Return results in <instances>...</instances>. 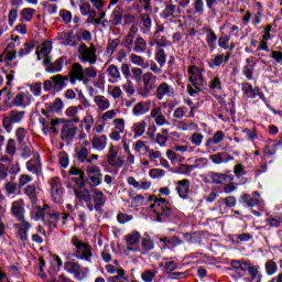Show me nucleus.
I'll list each match as a JSON object with an SVG mask.
<instances>
[{
    "instance_id": "f03ea898",
    "label": "nucleus",
    "mask_w": 282,
    "mask_h": 282,
    "mask_svg": "<svg viewBox=\"0 0 282 282\" xmlns=\"http://www.w3.org/2000/svg\"><path fill=\"white\" fill-rule=\"evenodd\" d=\"M151 202H154L150 208H154L156 215V221H169L175 214V207L166 198H159L156 196L150 197Z\"/></svg>"
},
{
    "instance_id": "e433bc0d",
    "label": "nucleus",
    "mask_w": 282,
    "mask_h": 282,
    "mask_svg": "<svg viewBox=\"0 0 282 282\" xmlns=\"http://www.w3.org/2000/svg\"><path fill=\"white\" fill-rule=\"evenodd\" d=\"M15 228H18V237H20L22 241H28V230L32 228V225L23 220L21 224L15 225Z\"/></svg>"
},
{
    "instance_id": "6ab92c4d",
    "label": "nucleus",
    "mask_w": 282,
    "mask_h": 282,
    "mask_svg": "<svg viewBox=\"0 0 282 282\" xmlns=\"http://www.w3.org/2000/svg\"><path fill=\"white\" fill-rule=\"evenodd\" d=\"M59 41H62V45H66L68 47H76L79 43L77 33L74 34V31L61 33Z\"/></svg>"
},
{
    "instance_id": "423d86ee",
    "label": "nucleus",
    "mask_w": 282,
    "mask_h": 282,
    "mask_svg": "<svg viewBox=\"0 0 282 282\" xmlns=\"http://www.w3.org/2000/svg\"><path fill=\"white\" fill-rule=\"evenodd\" d=\"M72 243L76 248V259L85 260L91 263V258L94 257V253L91 252V247L80 241L77 236L72 238Z\"/></svg>"
},
{
    "instance_id": "58836bf2",
    "label": "nucleus",
    "mask_w": 282,
    "mask_h": 282,
    "mask_svg": "<svg viewBox=\"0 0 282 282\" xmlns=\"http://www.w3.org/2000/svg\"><path fill=\"white\" fill-rule=\"evenodd\" d=\"M224 138H226V134H224V131L221 130L216 131L212 138L207 139L205 143L206 149H210L213 144H220V142H224Z\"/></svg>"
},
{
    "instance_id": "4be33fe9",
    "label": "nucleus",
    "mask_w": 282,
    "mask_h": 282,
    "mask_svg": "<svg viewBox=\"0 0 282 282\" xmlns=\"http://www.w3.org/2000/svg\"><path fill=\"white\" fill-rule=\"evenodd\" d=\"M64 268L66 272H69V274H74L75 279H83L85 276V273L83 272V267H80L78 262H65Z\"/></svg>"
},
{
    "instance_id": "49530a36",
    "label": "nucleus",
    "mask_w": 282,
    "mask_h": 282,
    "mask_svg": "<svg viewBox=\"0 0 282 282\" xmlns=\"http://www.w3.org/2000/svg\"><path fill=\"white\" fill-rule=\"evenodd\" d=\"M75 158L82 164H85V162L87 163V161L89 159V150H87V148H85V147L77 148L75 150Z\"/></svg>"
},
{
    "instance_id": "c9c22d12",
    "label": "nucleus",
    "mask_w": 282,
    "mask_h": 282,
    "mask_svg": "<svg viewBox=\"0 0 282 282\" xmlns=\"http://www.w3.org/2000/svg\"><path fill=\"white\" fill-rule=\"evenodd\" d=\"M228 180V175L224 173L209 172L206 181L212 182V184H224Z\"/></svg>"
},
{
    "instance_id": "4c0bfd02",
    "label": "nucleus",
    "mask_w": 282,
    "mask_h": 282,
    "mask_svg": "<svg viewBox=\"0 0 282 282\" xmlns=\"http://www.w3.org/2000/svg\"><path fill=\"white\" fill-rule=\"evenodd\" d=\"M24 195H28L29 199H31L32 204H35L39 199V187L34 184H29L23 189Z\"/></svg>"
},
{
    "instance_id": "09e8293b",
    "label": "nucleus",
    "mask_w": 282,
    "mask_h": 282,
    "mask_svg": "<svg viewBox=\"0 0 282 282\" xmlns=\"http://www.w3.org/2000/svg\"><path fill=\"white\" fill-rule=\"evenodd\" d=\"M106 74H108L109 78H113V80H120L122 78L120 68L116 64L109 65L106 69Z\"/></svg>"
},
{
    "instance_id": "bb28decb",
    "label": "nucleus",
    "mask_w": 282,
    "mask_h": 282,
    "mask_svg": "<svg viewBox=\"0 0 282 282\" xmlns=\"http://www.w3.org/2000/svg\"><path fill=\"white\" fill-rule=\"evenodd\" d=\"M127 182L129 186H132L135 191H149V188H151V181L148 180H141L138 182L135 177L129 176Z\"/></svg>"
},
{
    "instance_id": "774afa93",
    "label": "nucleus",
    "mask_w": 282,
    "mask_h": 282,
    "mask_svg": "<svg viewBox=\"0 0 282 282\" xmlns=\"http://www.w3.org/2000/svg\"><path fill=\"white\" fill-rule=\"evenodd\" d=\"M32 176L29 174H21L18 178V188H23V186H28L30 182H32Z\"/></svg>"
},
{
    "instance_id": "aec40b11",
    "label": "nucleus",
    "mask_w": 282,
    "mask_h": 282,
    "mask_svg": "<svg viewBox=\"0 0 282 282\" xmlns=\"http://www.w3.org/2000/svg\"><path fill=\"white\" fill-rule=\"evenodd\" d=\"M26 170L34 175H39L43 171V165L41 163V156L34 154V158L26 162Z\"/></svg>"
},
{
    "instance_id": "c85d7f7f",
    "label": "nucleus",
    "mask_w": 282,
    "mask_h": 282,
    "mask_svg": "<svg viewBox=\"0 0 282 282\" xmlns=\"http://www.w3.org/2000/svg\"><path fill=\"white\" fill-rule=\"evenodd\" d=\"M150 118H153L158 127H164V124H169L166 117L162 112V108H153L150 112Z\"/></svg>"
},
{
    "instance_id": "9b49d317",
    "label": "nucleus",
    "mask_w": 282,
    "mask_h": 282,
    "mask_svg": "<svg viewBox=\"0 0 282 282\" xmlns=\"http://www.w3.org/2000/svg\"><path fill=\"white\" fill-rule=\"evenodd\" d=\"M107 162L109 166H112L113 169H122V166H124V159L118 156V149L113 145H110L109 148Z\"/></svg>"
},
{
    "instance_id": "ddd939ff",
    "label": "nucleus",
    "mask_w": 282,
    "mask_h": 282,
    "mask_svg": "<svg viewBox=\"0 0 282 282\" xmlns=\"http://www.w3.org/2000/svg\"><path fill=\"white\" fill-rule=\"evenodd\" d=\"M237 206V198L235 196H227L225 198H220L216 203V208L220 213V215H226L228 213V208H234Z\"/></svg>"
},
{
    "instance_id": "a18cd8bd",
    "label": "nucleus",
    "mask_w": 282,
    "mask_h": 282,
    "mask_svg": "<svg viewBox=\"0 0 282 282\" xmlns=\"http://www.w3.org/2000/svg\"><path fill=\"white\" fill-rule=\"evenodd\" d=\"M14 135H15V140H17L18 144H24L25 140H28V138L30 137L28 129H25L23 127L17 128Z\"/></svg>"
},
{
    "instance_id": "cd10ccee",
    "label": "nucleus",
    "mask_w": 282,
    "mask_h": 282,
    "mask_svg": "<svg viewBox=\"0 0 282 282\" xmlns=\"http://www.w3.org/2000/svg\"><path fill=\"white\" fill-rule=\"evenodd\" d=\"M176 191L182 199H188V193H191V181L188 178L178 181Z\"/></svg>"
},
{
    "instance_id": "20e7f679",
    "label": "nucleus",
    "mask_w": 282,
    "mask_h": 282,
    "mask_svg": "<svg viewBox=\"0 0 282 282\" xmlns=\"http://www.w3.org/2000/svg\"><path fill=\"white\" fill-rule=\"evenodd\" d=\"M96 45L90 44L87 46L85 43H80L77 48L78 59L80 63H89L90 65H96L98 61V55H96Z\"/></svg>"
},
{
    "instance_id": "de8ad7c7",
    "label": "nucleus",
    "mask_w": 282,
    "mask_h": 282,
    "mask_svg": "<svg viewBox=\"0 0 282 282\" xmlns=\"http://www.w3.org/2000/svg\"><path fill=\"white\" fill-rule=\"evenodd\" d=\"M144 131H147V121H139L133 123L132 132L134 138H142V135H144Z\"/></svg>"
},
{
    "instance_id": "412c9836",
    "label": "nucleus",
    "mask_w": 282,
    "mask_h": 282,
    "mask_svg": "<svg viewBox=\"0 0 282 282\" xmlns=\"http://www.w3.org/2000/svg\"><path fill=\"white\" fill-rule=\"evenodd\" d=\"M75 197L78 202H85V204H89L91 202V197L94 195V189L89 191L84 187H75L74 188Z\"/></svg>"
},
{
    "instance_id": "a211bd4d",
    "label": "nucleus",
    "mask_w": 282,
    "mask_h": 282,
    "mask_svg": "<svg viewBox=\"0 0 282 282\" xmlns=\"http://www.w3.org/2000/svg\"><path fill=\"white\" fill-rule=\"evenodd\" d=\"M241 89H242V97L248 100V98H257L259 96L260 98H263V93H261V88L256 87L252 88V84L250 83H242L241 84Z\"/></svg>"
},
{
    "instance_id": "473e14b6",
    "label": "nucleus",
    "mask_w": 282,
    "mask_h": 282,
    "mask_svg": "<svg viewBox=\"0 0 282 282\" xmlns=\"http://www.w3.org/2000/svg\"><path fill=\"white\" fill-rule=\"evenodd\" d=\"M209 160H212L213 164H224V163L227 164V162H232L235 158L229 155L226 152H219V153L209 155Z\"/></svg>"
},
{
    "instance_id": "2f4dec72",
    "label": "nucleus",
    "mask_w": 282,
    "mask_h": 282,
    "mask_svg": "<svg viewBox=\"0 0 282 282\" xmlns=\"http://www.w3.org/2000/svg\"><path fill=\"white\" fill-rule=\"evenodd\" d=\"M203 32L206 34V43L210 52H214L215 47H217V34L210 28H203Z\"/></svg>"
},
{
    "instance_id": "7c9ffc66",
    "label": "nucleus",
    "mask_w": 282,
    "mask_h": 282,
    "mask_svg": "<svg viewBox=\"0 0 282 282\" xmlns=\"http://www.w3.org/2000/svg\"><path fill=\"white\" fill-rule=\"evenodd\" d=\"M124 14V9L117 6L110 14L109 23L113 26L120 25L122 23V17Z\"/></svg>"
},
{
    "instance_id": "f257e3e1",
    "label": "nucleus",
    "mask_w": 282,
    "mask_h": 282,
    "mask_svg": "<svg viewBox=\"0 0 282 282\" xmlns=\"http://www.w3.org/2000/svg\"><path fill=\"white\" fill-rule=\"evenodd\" d=\"M33 219L35 221H43L45 226H48V230H54L58 226V219H63V224L69 218V214L58 213L50 205L45 204L43 207H37L32 212Z\"/></svg>"
},
{
    "instance_id": "a19ab883",
    "label": "nucleus",
    "mask_w": 282,
    "mask_h": 282,
    "mask_svg": "<svg viewBox=\"0 0 282 282\" xmlns=\"http://www.w3.org/2000/svg\"><path fill=\"white\" fill-rule=\"evenodd\" d=\"M64 65H65V57L62 56L57 58L55 62H53L51 65H48L47 72L50 74H58V72H63Z\"/></svg>"
},
{
    "instance_id": "864d4df0",
    "label": "nucleus",
    "mask_w": 282,
    "mask_h": 282,
    "mask_svg": "<svg viewBox=\"0 0 282 282\" xmlns=\"http://www.w3.org/2000/svg\"><path fill=\"white\" fill-rule=\"evenodd\" d=\"M268 276H274V273L279 271V264L274 260H268L264 264Z\"/></svg>"
},
{
    "instance_id": "f8f14e48",
    "label": "nucleus",
    "mask_w": 282,
    "mask_h": 282,
    "mask_svg": "<svg viewBox=\"0 0 282 282\" xmlns=\"http://www.w3.org/2000/svg\"><path fill=\"white\" fill-rule=\"evenodd\" d=\"M51 195L55 204H59L63 199V184L61 183V178L53 177L51 180Z\"/></svg>"
},
{
    "instance_id": "4d7b16f0",
    "label": "nucleus",
    "mask_w": 282,
    "mask_h": 282,
    "mask_svg": "<svg viewBox=\"0 0 282 282\" xmlns=\"http://www.w3.org/2000/svg\"><path fill=\"white\" fill-rule=\"evenodd\" d=\"M13 124H19V122H23V118H25V111L11 110L9 113Z\"/></svg>"
},
{
    "instance_id": "dca6fc26",
    "label": "nucleus",
    "mask_w": 282,
    "mask_h": 282,
    "mask_svg": "<svg viewBox=\"0 0 282 282\" xmlns=\"http://www.w3.org/2000/svg\"><path fill=\"white\" fill-rule=\"evenodd\" d=\"M76 133H78V128L72 123H66L62 128L61 138L64 142H74Z\"/></svg>"
},
{
    "instance_id": "0e129e2a",
    "label": "nucleus",
    "mask_w": 282,
    "mask_h": 282,
    "mask_svg": "<svg viewBox=\"0 0 282 282\" xmlns=\"http://www.w3.org/2000/svg\"><path fill=\"white\" fill-rule=\"evenodd\" d=\"M267 224L271 228H279L282 224V214H278L275 217L267 218Z\"/></svg>"
},
{
    "instance_id": "5701e85b",
    "label": "nucleus",
    "mask_w": 282,
    "mask_h": 282,
    "mask_svg": "<svg viewBox=\"0 0 282 282\" xmlns=\"http://www.w3.org/2000/svg\"><path fill=\"white\" fill-rule=\"evenodd\" d=\"M68 175H73L76 177L75 186H77V188H85V171L76 166H72L68 171Z\"/></svg>"
},
{
    "instance_id": "680f3d73",
    "label": "nucleus",
    "mask_w": 282,
    "mask_h": 282,
    "mask_svg": "<svg viewBox=\"0 0 282 282\" xmlns=\"http://www.w3.org/2000/svg\"><path fill=\"white\" fill-rule=\"evenodd\" d=\"M77 41L80 43V41H86L89 43L91 41V32L85 29H79L77 31Z\"/></svg>"
},
{
    "instance_id": "c756f323",
    "label": "nucleus",
    "mask_w": 282,
    "mask_h": 282,
    "mask_svg": "<svg viewBox=\"0 0 282 282\" xmlns=\"http://www.w3.org/2000/svg\"><path fill=\"white\" fill-rule=\"evenodd\" d=\"M85 70H83V65L80 63H75L70 69V83L75 80H85Z\"/></svg>"
},
{
    "instance_id": "5fc2aeb1",
    "label": "nucleus",
    "mask_w": 282,
    "mask_h": 282,
    "mask_svg": "<svg viewBox=\"0 0 282 282\" xmlns=\"http://www.w3.org/2000/svg\"><path fill=\"white\" fill-rule=\"evenodd\" d=\"M154 59L161 67H164V65H166V52L164 51V48H156Z\"/></svg>"
},
{
    "instance_id": "052dcab7",
    "label": "nucleus",
    "mask_w": 282,
    "mask_h": 282,
    "mask_svg": "<svg viewBox=\"0 0 282 282\" xmlns=\"http://www.w3.org/2000/svg\"><path fill=\"white\" fill-rule=\"evenodd\" d=\"M108 95L118 100L122 98V88L120 86H108Z\"/></svg>"
},
{
    "instance_id": "6e6552de",
    "label": "nucleus",
    "mask_w": 282,
    "mask_h": 282,
    "mask_svg": "<svg viewBox=\"0 0 282 282\" xmlns=\"http://www.w3.org/2000/svg\"><path fill=\"white\" fill-rule=\"evenodd\" d=\"M65 80H68L67 76L55 75L50 79L44 82L43 89L44 91H62L65 87Z\"/></svg>"
},
{
    "instance_id": "79ce46f5",
    "label": "nucleus",
    "mask_w": 282,
    "mask_h": 282,
    "mask_svg": "<svg viewBox=\"0 0 282 282\" xmlns=\"http://www.w3.org/2000/svg\"><path fill=\"white\" fill-rule=\"evenodd\" d=\"M94 102L97 105L98 109L100 111H106V109H109L111 107V101L107 99V97L102 95H97L94 97Z\"/></svg>"
},
{
    "instance_id": "4468645a",
    "label": "nucleus",
    "mask_w": 282,
    "mask_h": 282,
    "mask_svg": "<svg viewBox=\"0 0 282 282\" xmlns=\"http://www.w3.org/2000/svg\"><path fill=\"white\" fill-rule=\"evenodd\" d=\"M140 232L134 231L126 236V247L129 252H138L140 250Z\"/></svg>"
},
{
    "instance_id": "69168bd1",
    "label": "nucleus",
    "mask_w": 282,
    "mask_h": 282,
    "mask_svg": "<svg viewBox=\"0 0 282 282\" xmlns=\"http://www.w3.org/2000/svg\"><path fill=\"white\" fill-rule=\"evenodd\" d=\"M209 89L213 91H221V77H219V75L210 79Z\"/></svg>"
},
{
    "instance_id": "9d476101",
    "label": "nucleus",
    "mask_w": 282,
    "mask_h": 282,
    "mask_svg": "<svg viewBox=\"0 0 282 282\" xmlns=\"http://www.w3.org/2000/svg\"><path fill=\"white\" fill-rule=\"evenodd\" d=\"M19 45H21L20 42H10L0 55V63H6L7 67H12V61L17 58V48Z\"/></svg>"
},
{
    "instance_id": "ea45409f",
    "label": "nucleus",
    "mask_w": 282,
    "mask_h": 282,
    "mask_svg": "<svg viewBox=\"0 0 282 282\" xmlns=\"http://www.w3.org/2000/svg\"><path fill=\"white\" fill-rule=\"evenodd\" d=\"M36 54L39 61H41L43 57L50 56V54H52V43L44 42L41 46L37 47Z\"/></svg>"
},
{
    "instance_id": "37998d69",
    "label": "nucleus",
    "mask_w": 282,
    "mask_h": 282,
    "mask_svg": "<svg viewBox=\"0 0 282 282\" xmlns=\"http://www.w3.org/2000/svg\"><path fill=\"white\" fill-rule=\"evenodd\" d=\"M132 47L135 54H144V52H147V40H144L142 36H137Z\"/></svg>"
},
{
    "instance_id": "c03bdc74",
    "label": "nucleus",
    "mask_w": 282,
    "mask_h": 282,
    "mask_svg": "<svg viewBox=\"0 0 282 282\" xmlns=\"http://www.w3.org/2000/svg\"><path fill=\"white\" fill-rule=\"evenodd\" d=\"M129 61L132 63V65H137V67H142V69H147L149 67V63L144 62V57L131 53L129 55Z\"/></svg>"
},
{
    "instance_id": "72a5a7b5",
    "label": "nucleus",
    "mask_w": 282,
    "mask_h": 282,
    "mask_svg": "<svg viewBox=\"0 0 282 282\" xmlns=\"http://www.w3.org/2000/svg\"><path fill=\"white\" fill-rule=\"evenodd\" d=\"M30 93H20L12 101L13 107H28L30 106Z\"/></svg>"
},
{
    "instance_id": "e2e57ef3",
    "label": "nucleus",
    "mask_w": 282,
    "mask_h": 282,
    "mask_svg": "<svg viewBox=\"0 0 282 282\" xmlns=\"http://www.w3.org/2000/svg\"><path fill=\"white\" fill-rule=\"evenodd\" d=\"M193 9L195 14H199V17H203L204 10L206 9L204 0H194Z\"/></svg>"
},
{
    "instance_id": "338daca9",
    "label": "nucleus",
    "mask_w": 282,
    "mask_h": 282,
    "mask_svg": "<svg viewBox=\"0 0 282 282\" xmlns=\"http://www.w3.org/2000/svg\"><path fill=\"white\" fill-rule=\"evenodd\" d=\"M249 275L251 276V282H261V275L259 274V269L257 267H250L247 269Z\"/></svg>"
},
{
    "instance_id": "603ef678",
    "label": "nucleus",
    "mask_w": 282,
    "mask_h": 282,
    "mask_svg": "<svg viewBox=\"0 0 282 282\" xmlns=\"http://www.w3.org/2000/svg\"><path fill=\"white\" fill-rule=\"evenodd\" d=\"M133 149L137 153H149L151 147L147 144V141L138 140L137 142L133 143Z\"/></svg>"
},
{
    "instance_id": "393cba45",
    "label": "nucleus",
    "mask_w": 282,
    "mask_h": 282,
    "mask_svg": "<svg viewBox=\"0 0 282 282\" xmlns=\"http://www.w3.org/2000/svg\"><path fill=\"white\" fill-rule=\"evenodd\" d=\"M91 202H94L95 204V210H100L102 206H105V203L107 202V197L105 196V193H102L100 189L94 188Z\"/></svg>"
},
{
    "instance_id": "39448f33",
    "label": "nucleus",
    "mask_w": 282,
    "mask_h": 282,
    "mask_svg": "<svg viewBox=\"0 0 282 282\" xmlns=\"http://www.w3.org/2000/svg\"><path fill=\"white\" fill-rule=\"evenodd\" d=\"M42 116L40 117L39 122L42 126L43 133L47 134V132L53 131V133H58V130L56 129L57 124H61L62 119L59 118H52V111L42 109L41 110Z\"/></svg>"
},
{
    "instance_id": "13d9d810",
    "label": "nucleus",
    "mask_w": 282,
    "mask_h": 282,
    "mask_svg": "<svg viewBox=\"0 0 282 282\" xmlns=\"http://www.w3.org/2000/svg\"><path fill=\"white\" fill-rule=\"evenodd\" d=\"M66 116L72 118L69 122H80V118H78V107L72 106L66 109Z\"/></svg>"
},
{
    "instance_id": "7ed1b4c3",
    "label": "nucleus",
    "mask_w": 282,
    "mask_h": 282,
    "mask_svg": "<svg viewBox=\"0 0 282 282\" xmlns=\"http://www.w3.org/2000/svg\"><path fill=\"white\" fill-rule=\"evenodd\" d=\"M187 74L191 83V85H187V93L189 96H196V94L202 91V87H204V74L202 69L195 65L188 67Z\"/></svg>"
},
{
    "instance_id": "1a4fd4ad",
    "label": "nucleus",
    "mask_w": 282,
    "mask_h": 282,
    "mask_svg": "<svg viewBox=\"0 0 282 282\" xmlns=\"http://www.w3.org/2000/svg\"><path fill=\"white\" fill-rule=\"evenodd\" d=\"M142 83L143 86L140 90V96H142V98H147V96H149V94L155 89L158 76L153 75L151 72H147L142 75Z\"/></svg>"
},
{
    "instance_id": "0eeeda50",
    "label": "nucleus",
    "mask_w": 282,
    "mask_h": 282,
    "mask_svg": "<svg viewBox=\"0 0 282 282\" xmlns=\"http://www.w3.org/2000/svg\"><path fill=\"white\" fill-rule=\"evenodd\" d=\"M87 174V184L90 188H96V186H100L102 184V172L100 166L96 164H90L86 166Z\"/></svg>"
},
{
    "instance_id": "a878e982",
    "label": "nucleus",
    "mask_w": 282,
    "mask_h": 282,
    "mask_svg": "<svg viewBox=\"0 0 282 282\" xmlns=\"http://www.w3.org/2000/svg\"><path fill=\"white\" fill-rule=\"evenodd\" d=\"M151 28H153V21L151 20V15L147 13H142L140 15V31L144 35L151 34Z\"/></svg>"
},
{
    "instance_id": "f3484780",
    "label": "nucleus",
    "mask_w": 282,
    "mask_h": 282,
    "mask_svg": "<svg viewBox=\"0 0 282 282\" xmlns=\"http://www.w3.org/2000/svg\"><path fill=\"white\" fill-rule=\"evenodd\" d=\"M113 128L111 132L109 133L110 140H113L115 142H119L120 134L124 133V119H115L112 121Z\"/></svg>"
},
{
    "instance_id": "b1692460",
    "label": "nucleus",
    "mask_w": 282,
    "mask_h": 282,
    "mask_svg": "<svg viewBox=\"0 0 282 282\" xmlns=\"http://www.w3.org/2000/svg\"><path fill=\"white\" fill-rule=\"evenodd\" d=\"M11 215L15 217L17 221H25V208L23 203L13 202L11 205Z\"/></svg>"
},
{
    "instance_id": "6e6d98bb",
    "label": "nucleus",
    "mask_w": 282,
    "mask_h": 282,
    "mask_svg": "<svg viewBox=\"0 0 282 282\" xmlns=\"http://www.w3.org/2000/svg\"><path fill=\"white\" fill-rule=\"evenodd\" d=\"M6 153L10 158L17 155V141L14 139H9L6 144Z\"/></svg>"
},
{
    "instance_id": "2eb2a0df",
    "label": "nucleus",
    "mask_w": 282,
    "mask_h": 282,
    "mask_svg": "<svg viewBox=\"0 0 282 282\" xmlns=\"http://www.w3.org/2000/svg\"><path fill=\"white\" fill-rule=\"evenodd\" d=\"M155 96L158 100H164V96L171 98L175 96V88H173L169 83L162 82L155 90Z\"/></svg>"
},
{
    "instance_id": "3c124183",
    "label": "nucleus",
    "mask_w": 282,
    "mask_h": 282,
    "mask_svg": "<svg viewBox=\"0 0 282 282\" xmlns=\"http://www.w3.org/2000/svg\"><path fill=\"white\" fill-rule=\"evenodd\" d=\"M79 11L83 17H87L89 14H97L96 10L91 8V4L85 0L79 4Z\"/></svg>"
},
{
    "instance_id": "bf43d9fd",
    "label": "nucleus",
    "mask_w": 282,
    "mask_h": 282,
    "mask_svg": "<svg viewBox=\"0 0 282 282\" xmlns=\"http://www.w3.org/2000/svg\"><path fill=\"white\" fill-rule=\"evenodd\" d=\"M19 147H20L21 158H23V160H28V158L32 155V144L20 143Z\"/></svg>"
},
{
    "instance_id": "8fccbe9b",
    "label": "nucleus",
    "mask_w": 282,
    "mask_h": 282,
    "mask_svg": "<svg viewBox=\"0 0 282 282\" xmlns=\"http://www.w3.org/2000/svg\"><path fill=\"white\" fill-rule=\"evenodd\" d=\"M148 111H149V106L143 101L138 102L132 108L133 116H144V113H148Z\"/></svg>"
},
{
    "instance_id": "f704fd0d",
    "label": "nucleus",
    "mask_w": 282,
    "mask_h": 282,
    "mask_svg": "<svg viewBox=\"0 0 282 282\" xmlns=\"http://www.w3.org/2000/svg\"><path fill=\"white\" fill-rule=\"evenodd\" d=\"M91 147L93 149H96L97 151H105L107 149V135H94L91 140Z\"/></svg>"
}]
</instances>
